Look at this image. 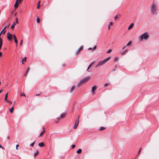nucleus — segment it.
Wrapping results in <instances>:
<instances>
[{
    "mask_svg": "<svg viewBox=\"0 0 159 159\" xmlns=\"http://www.w3.org/2000/svg\"><path fill=\"white\" fill-rule=\"evenodd\" d=\"M37 21L38 23H39L40 22V19L38 17L37 18Z\"/></svg>",
    "mask_w": 159,
    "mask_h": 159,
    "instance_id": "26",
    "label": "nucleus"
},
{
    "mask_svg": "<svg viewBox=\"0 0 159 159\" xmlns=\"http://www.w3.org/2000/svg\"><path fill=\"white\" fill-rule=\"evenodd\" d=\"M14 40L15 42L16 43V44H17V39L15 35H14Z\"/></svg>",
    "mask_w": 159,
    "mask_h": 159,
    "instance_id": "10",
    "label": "nucleus"
},
{
    "mask_svg": "<svg viewBox=\"0 0 159 159\" xmlns=\"http://www.w3.org/2000/svg\"><path fill=\"white\" fill-rule=\"evenodd\" d=\"M19 145L18 144H17V145H16V149H18L17 148H18V147H19Z\"/></svg>",
    "mask_w": 159,
    "mask_h": 159,
    "instance_id": "39",
    "label": "nucleus"
},
{
    "mask_svg": "<svg viewBox=\"0 0 159 159\" xmlns=\"http://www.w3.org/2000/svg\"><path fill=\"white\" fill-rule=\"evenodd\" d=\"M75 145H73L72 146V148H74L75 147Z\"/></svg>",
    "mask_w": 159,
    "mask_h": 159,
    "instance_id": "35",
    "label": "nucleus"
},
{
    "mask_svg": "<svg viewBox=\"0 0 159 159\" xmlns=\"http://www.w3.org/2000/svg\"><path fill=\"white\" fill-rule=\"evenodd\" d=\"M112 50L111 49H109L108 51L107 52V53H109L111 52V51Z\"/></svg>",
    "mask_w": 159,
    "mask_h": 159,
    "instance_id": "29",
    "label": "nucleus"
},
{
    "mask_svg": "<svg viewBox=\"0 0 159 159\" xmlns=\"http://www.w3.org/2000/svg\"><path fill=\"white\" fill-rule=\"evenodd\" d=\"M13 110H14V107L13 106L10 110V111L11 113H13Z\"/></svg>",
    "mask_w": 159,
    "mask_h": 159,
    "instance_id": "18",
    "label": "nucleus"
},
{
    "mask_svg": "<svg viewBox=\"0 0 159 159\" xmlns=\"http://www.w3.org/2000/svg\"><path fill=\"white\" fill-rule=\"evenodd\" d=\"M110 25H113V23L112 22H110L109 24Z\"/></svg>",
    "mask_w": 159,
    "mask_h": 159,
    "instance_id": "32",
    "label": "nucleus"
},
{
    "mask_svg": "<svg viewBox=\"0 0 159 159\" xmlns=\"http://www.w3.org/2000/svg\"><path fill=\"white\" fill-rule=\"evenodd\" d=\"M128 51V50L126 49L125 51H124L123 52H121V55H124L125 53Z\"/></svg>",
    "mask_w": 159,
    "mask_h": 159,
    "instance_id": "17",
    "label": "nucleus"
},
{
    "mask_svg": "<svg viewBox=\"0 0 159 159\" xmlns=\"http://www.w3.org/2000/svg\"><path fill=\"white\" fill-rule=\"evenodd\" d=\"M6 26H5L4 28L2 30V31L0 33H1V34H2V33L3 32V31H4V29L6 28Z\"/></svg>",
    "mask_w": 159,
    "mask_h": 159,
    "instance_id": "33",
    "label": "nucleus"
},
{
    "mask_svg": "<svg viewBox=\"0 0 159 159\" xmlns=\"http://www.w3.org/2000/svg\"><path fill=\"white\" fill-rule=\"evenodd\" d=\"M82 152V150L81 149H79L77 151V153H80Z\"/></svg>",
    "mask_w": 159,
    "mask_h": 159,
    "instance_id": "21",
    "label": "nucleus"
},
{
    "mask_svg": "<svg viewBox=\"0 0 159 159\" xmlns=\"http://www.w3.org/2000/svg\"><path fill=\"white\" fill-rule=\"evenodd\" d=\"M151 11L153 14H157V5L153 3L151 7Z\"/></svg>",
    "mask_w": 159,
    "mask_h": 159,
    "instance_id": "2",
    "label": "nucleus"
},
{
    "mask_svg": "<svg viewBox=\"0 0 159 159\" xmlns=\"http://www.w3.org/2000/svg\"><path fill=\"white\" fill-rule=\"evenodd\" d=\"M41 2L40 1H39L38 2V6L37 7V9H39L40 6V3Z\"/></svg>",
    "mask_w": 159,
    "mask_h": 159,
    "instance_id": "19",
    "label": "nucleus"
},
{
    "mask_svg": "<svg viewBox=\"0 0 159 159\" xmlns=\"http://www.w3.org/2000/svg\"><path fill=\"white\" fill-rule=\"evenodd\" d=\"M126 46H124L123 48H122V49H124L126 47Z\"/></svg>",
    "mask_w": 159,
    "mask_h": 159,
    "instance_id": "42",
    "label": "nucleus"
},
{
    "mask_svg": "<svg viewBox=\"0 0 159 159\" xmlns=\"http://www.w3.org/2000/svg\"><path fill=\"white\" fill-rule=\"evenodd\" d=\"M57 119L58 120V118H57Z\"/></svg>",
    "mask_w": 159,
    "mask_h": 159,
    "instance_id": "55",
    "label": "nucleus"
},
{
    "mask_svg": "<svg viewBox=\"0 0 159 159\" xmlns=\"http://www.w3.org/2000/svg\"><path fill=\"white\" fill-rule=\"evenodd\" d=\"M6 101V102H8V103H9L10 104L12 103V102L11 101H9L8 100H7Z\"/></svg>",
    "mask_w": 159,
    "mask_h": 159,
    "instance_id": "27",
    "label": "nucleus"
},
{
    "mask_svg": "<svg viewBox=\"0 0 159 159\" xmlns=\"http://www.w3.org/2000/svg\"><path fill=\"white\" fill-rule=\"evenodd\" d=\"M3 91V90L2 89L0 90V93H1V92Z\"/></svg>",
    "mask_w": 159,
    "mask_h": 159,
    "instance_id": "49",
    "label": "nucleus"
},
{
    "mask_svg": "<svg viewBox=\"0 0 159 159\" xmlns=\"http://www.w3.org/2000/svg\"><path fill=\"white\" fill-rule=\"evenodd\" d=\"M23 95L24 96H25V94H24L23 95L20 94V96H22Z\"/></svg>",
    "mask_w": 159,
    "mask_h": 159,
    "instance_id": "48",
    "label": "nucleus"
},
{
    "mask_svg": "<svg viewBox=\"0 0 159 159\" xmlns=\"http://www.w3.org/2000/svg\"><path fill=\"white\" fill-rule=\"evenodd\" d=\"M2 55V53L1 52H0V57H1Z\"/></svg>",
    "mask_w": 159,
    "mask_h": 159,
    "instance_id": "44",
    "label": "nucleus"
},
{
    "mask_svg": "<svg viewBox=\"0 0 159 159\" xmlns=\"http://www.w3.org/2000/svg\"><path fill=\"white\" fill-rule=\"evenodd\" d=\"M14 35H15L14 34H13L10 33L9 32H8L7 34V39L9 40H11L12 39L13 37L14 38Z\"/></svg>",
    "mask_w": 159,
    "mask_h": 159,
    "instance_id": "5",
    "label": "nucleus"
},
{
    "mask_svg": "<svg viewBox=\"0 0 159 159\" xmlns=\"http://www.w3.org/2000/svg\"><path fill=\"white\" fill-rule=\"evenodd\" d=\"M83 49V48L82 47H80V48L79 49H78V51H80L81 50H82Z\"/></svg>",
    "mask_w": 159,
    "mask_h": 159,
    "instance_id": "30",
    "label": "nucleus"
},
{
    "mask_svg": "<svg viewBox=\"0 0 159 159\" xmlns=\"http://www.w3.org/2000/svg\"><path fill=\"white\" fill-rule=\"evenodd\" d=\"M0 148H2L3 149H4V148L1 145H0Z\"/></svg>",
    "mask_w": 159,
    "mask_h": 159,
    "instance_id": "38",
    "label": "nucleus"
},
{
    "mask_svg": "<svg viewBox=\"0 0 159 159\" xmlns=\"http://www.w3.org/2000/svg\"><path fill=\"white\" fill-rule=\"evenodd\" d=\"M134 25V24L133 23H132L129 27L128 29L130 30L133 27Z\"/></svg>",
    "mask_w": 159,
    "mask_h": 159,
    "instance_id": "12",
    "label": "nucleus"
},
{
    "mask_svg": "<svg viewBox=\"0 0 159 159\" xmlns=\"http://www.w3.org/2000/svg\"><path fill=\"white\" fill-rule=\"evenodd\" d=\"M132 43V41H129L128 43L126 45V46H129L131 45Z\"/></svg>",
    "mask_w": 159,
    "mask_h": 159,
    "instance_id": "15",
    "label": "nucleus"
},
{
    "mask_svg": "<svg viewBox=\"0 0 159 159\" xmlns=\"http://www.w3.org/2000/svg\"><path fill=\"white\" fill-rule=\"evenodd\" d=\"M44 132V130H43V131H42L41 133L40 134V136H42V134Z\"/></svg>",
    "mask_w": 159,
    "mask_h": 159,
    "instance_id": "31",
    "label": "nucleus"
},
{
    "mask_svg": "<svg viewBox=\"0 0 159 159\" xmlns=\"http://www.w3.org/2000/svg\"><path fill=\"white\" fill-rule=\"evenodd\" d=\"M91 78L90 77H87L84 78L82 79L78 83V85L80 86L81 84H83L88 82Z\"/></svg>",
    "mask_w": 159,
    "mask_h": 159,
    "instance_id": "3",
    "label": "nucleus"
},
{
    "mask_svg": "<svg viewBox=\"0 0 159 159\" xmlns=\"http://www.w3.org/2000/svg\"><path fill=\"white\" fill-rule=\"evenodd\" d=\"M118 18V16L117 15H116L114 17L115 20H116V19Z\"/></svg>",
    "mask_w": 159,
    "mask_h": 159,
    "instance_id": "34",
    "label": "nucleus"
},
{
    "mask_svg": "<svg viewBox=\"0 0 159 159\" xmlns=\"http://www.w3.org/2000/svg\"><path fill=\"white\" fill-rule=\"evenodd\" d=\"M79 123V118H78L76 120L75 123V124L74 127V129H76L77 128V127Z\"/></svg>",
    "mask_w": 159,
    "mask_h": 159,
    "instance_id": "7",
    "label": "nucleus"
},
{
    "mask_svg": "<svg viewBox=\"0 0 159 159\" xmlns=\"http://www.w3.org/2000/svg\"><path fill=\"white\" fill-rule=\"evenodd\" d=\"M26 57H25V58H24L23 59V60H22V63H23V61H25H25H26Z\"/></svg>",
    "mask_w": 159,
    "mask_h": 159,
    "instance_id": "23",
    "label": "nucleus"
},
{
    "mask_svg": "<svg viewBox=\"0 0 159 159\" xmlns=\"http://www.w3.org/2000/svg\"><path fill=\"white\" fill-rule=\"evenodd\" d=\"M90 68V67L89 66V67H88V69H87V70L88 71H89V70H88Z\"/></svg>",
    "mask_w": 159,
    "mask_h": 159,
    "instance_id": "46",
    "label": "nucleus"
},
{
    "mask_svg": "<svg viewBox=\"0 0 159 159\" xmlns=\"http://www.w3.org/2000/svg\"><path fill=\"white\" fill-rule=\"evenodd\" d=\"M141 150V148H140V149L139 150V152H138V154H139L140 153Z\"/></svg>",
    "mask_w": 159,
    "mask_h": 159,
    "instance_id": "37",
    "label": "nucleus"
},
{
    "mask_svg": "<svg viewBox=\"0 0 159 159\" xmlns=\"http://www.w3.org/2000/svg\"><path fill=\"white\" fill-rule=\"evenodd\" d=\"M117 58H115V60H117Z\"/></svg>",
    "mask_w": 159,
    "mask_h": 159,
    "instance_id": "53",
    "label": "nucleus"
},
{
    "mask_svg": "<svg viewBox=\"0 0 159 159\" xmlns=\"http://www.w3.org/2000/svg\"><path fill=\"white\" fill-rule=\"evenodd\" d=\"M110 58V57H109L103 61H99L98 62L97 65L95 67H97L99 66H100L104 65L109 60Z\"/></svg>",
    "mask_w": 159,
    "mask_h": 159,
    "instance_id": "4",
    "label": "nucleus"
},
{
    "mask_svg": "<svg viewBox=\"0 0 159 159\" xmlns=\"http://www.w3.org/2000/svg\"><path fill=\"white\" fill-rule=\"evenodd\" d=\"M105 128H105V127H101L100 128V129L99 130H104V129H105Z\"/></svg>",
    "mask_w": 159,
    "mask_h": 159,
    "instance_id": "22",
    "label": "nucleus"
},
{
    "mask_svg": "<svg viewBox=\"0 0 159 159\" xmlns=\"http://www.w3.org/2000/svg\"><path fill=\"white\" fill-rule=\"evenodd\" d=\"M96 48V45H95V46L93 47V49L94 50H95V49Z\"/></svg>",
    "mask_w": 159,
    "mask_h": 159,
    "instance_id": "41",
    "label": "nucleus"
},
{
    "mask_svg": "<svg viewBox=\"0 0 159 159\" xmlns=\"http://www.w3.org/2000/svg\"><path fill=\"white\" fill-rule=\"evenodd\" d=\"M18 19L17 18H16L15 19V22H13V24L11 26V28L12 29H14V28L15 27V25H16V24L18 23Z\"/></svg>",
    "mask_w": 159,
    "mask_h": 159,
    "instance_id": "6",
    "label": "nucleus"
},
{
    "mask_svg": "<svg viewBox=\"0 0 159 159\" xmlns=\"http://www.w3.org/2000/svg\"><path fill=\"white\" fill-rule=\"evenodd\" d=\"M94 62H92V63L90 64V65L89 66L90 67L93 64H94Z\"/></svg>",
    "mask_w": 159,
    "mask_h": 159,
    "instance_id": "28",
    "label": "nucleus"
},
{
    "mask_svg": "<svg viewBox=\"0 0 159 159\" xmlns=\"http://www.w3.org/2000/svg\"><path fill=\"white\" fill-rule=\"evenodd\" d=\"M44 144L43 143H39V146L40 147H43V146Z\"/></svg>",
    "mask_w": 159,
    "mask_h": 159,
    "instance_id": "16",
    "label": "nucleus"
},
{
    "mask_svg": "<svg viewBox=\"0 0 159 159\" xmlns=\"http://www.w3.org/2000/svg\"><path fill=\"white\" fill-rule=\"evenodd\" d=\"M5 32H6V31L5 30V31H4V32L3 33V34H4L5 33Z\"/></svg>",
    "mask_w": 159,
    "mask_h": 159,
    "instance_id": "50",
    "label": "nucleus"
},
{
    "mask_svg": "<svg viewBox=\"0 0 159 159\" xmlns=\"http://www.w3.org/2000/svg\"><path fill=\"white\" fill-rule=\"evenodd\" d=\"M75 86H73L71 87L70 92V93H72L73 91L75 89Z\"/></svg>",
    "mask_w": 159,
    "mask_h": 159,
    "instance_id": "9",
    "label": "nucleus"
},
{
    "mask_svg": "<svg viewBox=\"0 0 159 159\" xmlns=\"http://www.w3.org/2000/svg\"><path fill=\"white\" fill-rule=\"evenodd\" d=\"M17 46H18V43L17 44H16V47H17Z\"/></svg>",
    "mask_w": 159,
    "mask_h": 159,
    "instance_id": "52",
    "label": "nucleus"
},
{
    "mask_svg": "<svg viewBox=\"0 0 159 159\" xmlns=\"http://www.w3.org/2000/svg\"><path fill=\"white\" fill-rule=\"evenodd\" d=\"M88 49L89 50H92L93 49V48H88Z\"/></svg>",
    "mask_w": 159,
    "mask_h": 159,
    "instance_id": "45",
    "label": "nucleus"
},
{
    "mask_svg": "<svg viewBox=\"0 0 159 159\" xmlns=\"http://www.w3.org/2000/svg\"><path fill=\"white\" fill-rule=\"evenodd\" d=\"M110 25H108V29L110 30Z\"/></svg>",
    "mask_w": 159,
    "mask_h": 159,
    "instance_id": "40",
    "label": "nucleus"
},
{
    "mask_svg": "<svg viewBox=\"0 0 159 159\" xmlns=\"http://www.w3.org/2000/svg\"><path fill=\"white\" fill-rule=\"evenodd\" d=\"M35 141H34L33 143H31L30 145V146L32 147H33L34 145V143H35Z\"/></svg>",
    "mask_w": 159,
    "mask_h": 159,
    "instance_id": "25",
    "label": "nucleus"
},
{
    "mask_svg": "<svg viewBox=\"0 0 159 159\" xmlns=\"http://www.w3.org/2000/svg\"><path fill=\"white\" fill-rule=\"evenodd\" d=\"M39 94H36V96H39Z\"/></svg>",
    "mask_w": 159,
    "mask_h": 159,
    "instance_id": "51",
    "label": "nucleus"
},
{
    "mask_svg": "<svg viewBox=\"0 0 159 159\" xmlns=\"http://www.w3.org/2000/svg\"><path fill=\"white\" fill-rule=\"evenodd\" d=\"M96 89V87L95 86H93V87H92V92H94Z\"/></svg>",
    "mask_w": 159,
    "mask_h": 159,
    "instance_id": "14",
    "label": "nucleus"
},
{
    "mask_svg": "<svg viewBox=\"0 0 159 159\" xmlns=\"http://www.w3.org/2000/svg\"><path fill=\"white\" fill-rule=\"evenodd\" d=\"M65 116V114H62L61 115V118H63Z\"/></svg>",
    "mask_w": 159,
    "mask_h": 159,
    "instance_id": "24",
    "label": "nucleus"
},
{
    "mask_svg": "<svg viewBox=\"0 0 159 159\" xmlns=\"http://www.w3.org/2000/svg\"><path fill=\"white\" fill-rule=\"evenodd\" d=\"M39 151H36L34 153V157L36 156L37 155L39 154Z\"/></svg>",
    "mask_w": 159,
    "mask_h": 159,
    "instance_id": "20",
    "label": "nucleus"
},
{
    "mask_svg": "<svg viewBox=\"0 0 159 159\" xmlns=\"http://www.w3.org/2000/svg\"><path fill=\"white\" fill-rule=\"evenodd\" d=\"M80 51H79V50L78 51V50L77 51H76V54H78V53H79V52Z\"/></svg>",
    "mask_w": 159,
    "mask_h": 159,
    "instance_id": "43",
    "label": "nucleus"
},
{
    "mask_svg": "<svg viewBox=\"0 0 159 159\" xmlns=\"http://www.w3.org/2000/svg\"><path fill=\"white\" fill-rule=\"evenodd\" d=\"M19 3H20V0H16V3L14 5V7L15 8V9L19 5Z\"/></svg>",
    "mask_w": 159,
    "mask_h": 159,
    "instance_id": "8",
    "label": "nucleus"
},
{
    "mask_svg": "<svg viewBox=\"0 0 159 159\" xmlns=\"http://www.w3.org/2000/svg\"><path fill=\"white\" fill-rule=\"evenodd\" d=\"M149 38V35L148 32H146L141 35L139 37V39L141 41L143 40H146Z\"/></svg>",
    "mask_w": 159,
    "mask_h": 159,
    "instance_id": "1",
    "label": "nucleus"
},
{
    "mask_svg": "<svg viewBox=\"0 0 159 159\" xmlns=\"http://www.w3.org/2000/svg\"><path fill=\"white\" fill-rule=\"evenodd\" d=\"M22 0H20V2H21V1H22Z\"/></svg>",
    "mask_w": 159,
    "mask_h": 159,
    "instance_id": "56",
    "label": "nucleus"
},
{
    "mask_svg": "<svg viewBox=\"0 0 159 159\" xmlns=\"http://www.w3.org/2000/svg\"><path fill=\"white\" fill-rule=\"evenodd\" d=\"M30 70V69L29 67L26 70L25 72V73L24 74V75L25 76L26 75L27 73L29 72V70Z\"/></svg>",
    "mask_w": 159,
    "mask_h": 159,
    "instance_id": "11",
    "label": "nucleus"
},
{
    "mask_svg": "<svg viewBox=\"0 0 159 159\" xmlns=\"http://www.w3.org/2000/svg\"><path fill=\"white\" fill-rule=\"evenodd\" d=\"M8 92H7L5 94V98H4L5 101H6L7 100V98L8 97Z\"/></svg>",
    "mask_w": 159,
    "mask_h": 159,
    "instance_id": "13",
    "label": "nucleus"
},
{
    "mask_svg": "<svg viewBox=\"0 0 159 159\" xmlns=\"http://www.w3.org/2000/svg\"><path fill=\"white\" fill-rule=\"evenodd\" d=\"M23 95L24 96H25V94H24L23 95L20 94V96H22Z\"/></svg>",
    "mask_w": 159,
    "mask_h": 159,
    "instance_id": "47",
    "label": "nucleus"
},
{
    "mask_svg": "<svg viewBox=\"0 0 159 159\" xmlns=\"http://www.w3.org/2000/svg\"><path fill=\"white\" fill-rule=\"evenodd\" d=\"M108 83H106L104 84V86L106 87V86H108Z\"/></svg>",
    "mask_w": 159,
    "mask_h": 159,
    "instance_id": "36",
    "label": "nucleus"
},
{
    "mask_svg": "<svg viewBox=\"0 0 159 159\" xmlns=\"http://www.w3.org/2000/svg\"><path fill=\"white\" fill-rule=\"evenodd\" d=\"M21 43H22V41H20V44Z\"/></svg>",
    "mask_w": 159,
    "mask_h": 159,
    "instance_id": "54",
    "label": "nucleus"
}]
</instances>
